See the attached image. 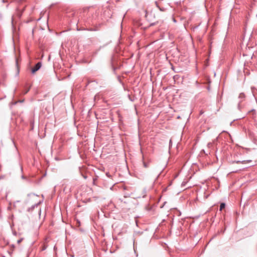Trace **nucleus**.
Here are the masks:
<instances>
[{
  "mask_svg": "<svg viewBox=\"0 0 257 257\" xmlns=\"http://www.w3.org/2000/svg\"><path fill=\"white\" fill-rule=\"evenodd\" d=\"M42 66V63L40 62H38L34 68L32 69V73H35L36 71H37L39 69H40Z\"/></svg>",
  "mask_w": 257,
  "mask_h": 257,
  "instance_id": "1",
  "label": "nucleus"
},
{
  "mask_svg": "<svg viewBox=\"0 0 257 257\" xmlns=\"http://www.w3.org/2000/svg\"><path fill=\"white\" fill-rule=\"evenodd\" d=\"M41 201H39V202L37 203H35L34 205H32V206L30 208H29L28 209V211L29 212H30V211H32L33 209L36 207V206H37L38 205H39L40 203H41Z\"/></svg>",
  "mask_w": 257,
  "mask_h": 257,
  "instance_id": "2",
  "label": "nucleus"
},
{
  "mask_svg": "<svg viewBox=\"0 0 257 257\" xmlns=\"http://www.w3.org/2000/svg\"><path fill=\"white\" fill-rule=\"evenodd\" d=\"M225 206V204L224 203H221L220 205L219 210L220 211L222 210L223 208H224Z\"/></svg>",
  "mask_w": 257,
  "mask_h": 257,
  "instance_id": "3",
  "label": "nucleus"
},
{
  "mask_svg": "<svg viewBox=\"0 0 257 257\" xmlns=\"http://www.w3.org/2000/svg\"><path fill=\"white\" fill-rule=\"evenodd\" d=\"M143 166L146 168H148L149 166V163H146L143 161Z\"/></svg>",
  "mask_w": 257,
  "mask_h": 257,
  "instance_id": "4",
  "label": "nucleus"
},
{
  "mask_svg": "<svg viewBox=\"0 0 257 257\" xmlns=\"http://www.w3.org/2000/svg\"><path fill=\"white\" fill-rule=\"evenodd\" d=\"M23 238H21V239L18 240H17V243L18 244L20 243L21 242V241L23 240Z\"/></svg>",
  "mask_w": 257,
  "mask_h": 257,
  "instance_id": "5",
  "label": "nucleus"
},
{
  "mask_svg": "<svg viewBox=\"0 0 257 257\" xmlns=\"http://www.w3.org/2000/svg\"><path fill=\"white\" fill-rule=\"evenodd\" d=\"M106 175L108 177V178H111V176L109 174V173H106Z\"/></svg>",
  "mask_w": 257,
  "mask_h": 257,
  "instance_id": "6",
  "label": "nucleus"
},
{
  "mask_svg": "<svg viewBox=\"0 0 257 257\" xmlns=\"http://www.w3.org/2000/svg\"><path fill=\"white\" fill-rule=\"evenodd\" d=\"M157 7L159 8L160 11H164V8H160L158 6H157Z\"/></svg>",
  "mask_w": 257,
  "mask_h": 257,
  "instance_id": "7",
  "label": "nucleus"
},
{
  "mask_svg": "<svg viewBox=\"0 0 257 257\" xmlns=\"http://www.w3.org/2000/svg\"><path fill=\"white\" fill-rule=\"evenodd\" d=\"M244 97V94H240L239 97Z\"/></svg>",
  "mask_w": 257,
  "mask_h": 257,
  "instance_id": "8",
  "label": "nucleus"
},
{
  "mask_svg": "<svg viewBox=\"0 0 257 257\" xmlns=\"http://www.w3.org/2000/svg\"><path fill=\"white\" fill-rule=\"evenodd\" d=\"M155 3H156V5L157 6V2H156Z\"/></svg>",
  "mask_w": 257,
  "mask_h": 257,
  "instance_id": "9",
  "label": "nucleus"
}]
</instances>
